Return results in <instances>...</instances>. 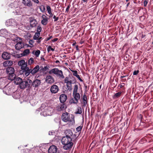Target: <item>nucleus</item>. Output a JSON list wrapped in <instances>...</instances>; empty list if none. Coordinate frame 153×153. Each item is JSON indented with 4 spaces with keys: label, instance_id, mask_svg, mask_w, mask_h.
<instances>
[{
    "label": "nucleus",
    "instance_id": "obj_41",
    "mask_svg": "<svg viewBox=\"0 0 153 153\" xmlns=\"http://www.w3.org/2000/svg\"><path fill=\"white\" fill-rule=\"evenodd\" d=\"M33 58L32 57L30 58L29 59L28 61V64L29 65H30L33 63Z\"/></svg>",
    "mask_w": 153,
    "mask_h": 153
},
{
    "label": "nucleus",
    "instance_id": "obj_31",
    "mask_svg": "<svg viewBox=\"0 0 153 153\" xmlns=\"http://www.w3.org/2000/svg\"><path fill=\"white\" fill-rule=\"evenodd\" d=\"M7 32L6 29H2L0 30V36H4L6 34Z\"/></svg>",
    "mask_w": 153,
    "mask_h": 153
},
{
    "label": "nucleus",
    "instance_id": "obj_21",
    "mask_svg": "<svg viewBox=\"0 0 153 153\" xmlns=\"http://www.w3.org/2000/svg\"><path fill=\"white\" fill-rule=\"evenodd\" d=\"M41 83V82L40 80L36 79L33 82H32V85L35 88L37 87L40 85Z\"/></svg>",
    "mask_w": 153,
    "mask_h": 153
},
{
    "label": "nucleus",
    "instance_id": "obj_6",
    "mask_svg": "<svg viewBox=\"0 0 153 153\" xmlns=\"http://www.w3.org/2000/svg\"><path fill=\"white\" fill-rule=\"evenodd\" d=\"M73 96L74 100L72 99V101L71 102V103L74 104H77L80 98V94L78 92L73 93Z\"/></svg>",
    "mask_w": 153,
    "mask_h": 153
},
{
    "label": "nucleus",
    "instance_id": "obj_62",
    "mask_svg": "<svg viewBox=\"0 0 153 153\" xmlns=\"http://www.w3.org/2000/svg\"><path fill=\"white\" fill-rule=\"evenodd\" d=\"M16 3V2H14L13 3H12V4H11V5L12 6H13V5H14V4H15Z\"/></svg>",
    "mask_w": 153,
    "mask_h": 153
},
{
    "label": "nucleus",
    "instance_id": "obj_50",
    "mask_svg": "<svg viewBox=\"0 0 153 153\" xmlns=\"http://www.w3.org/2000/svg\"><path fill=\"white\" fill-rule=\"evenodd\" d=\"M53 18L54 19V22L57 21L59 19V17H56L55 15L53 16Z\"/></svg>",
    "mask_w": 153,
    "mask_h": 153
},
{
    "label": "nucleus",
    "instance_id": "obj_23",
    "mask_svg": "<svg viewBox=\"0 0 153 153\" xmlns=\"http://www.w3.org/2000/svg\"><path fill=\"white\" fill-rule=\"evenodd\" d=\"M31 73L32 75H34L37 72L39 69V65H37L33 69H30Z\"/></svg>",
    "mask_w": 153,
    "mask_h": 153
},
{
    "label": "nucleus",
    "instance_id": "obj_9",
    "mask_svg": "<svg viewBox=\"0 0 153 153\" xmlns=\"http://www.w3.org/2000/svg\"><path fill=\"white\" fill-rule=\"evenodd\" d=\"M3 92L7 95H10L13 92V89L11 87L6 85L3 90Z\"/></svg>",
    "mask_w": 153,
    "mask_h": 153
},
{
    "label": "nucleus",
    "instance_id": "obj_53",
    "mask_svg": "<svg viewBox=\"0 0 153 153\" xmlns=\"http://www.w3.org/2000/svg\"><path fill=\"white\" fill-rule=\"evenodd\" d=\"M76 77L81 82H83V80L81 79L79 76L78 74V75L76 76Z\"/></svg>",
    "mask_w": 153,
    "mask_h": 153
},
{
    "label": "nucleus",
    "instance_id": "obj_29",
    "mask_svg": "<svg viewBox=\"0 0 153 153\" xmlns=\"http://www.w3.org/2000/svg\"><path fill=\"white\" fill-rule=\"evenodd\" d=\"M25 88L26 87L29 88L31 84H32V81L31 80L28 79L27 81H25Z\"/></svg>",
    "mask_w": 153,
    "mask_h": 153
},
{
    "label": "nucleus",
    "instance_id": "obj_19",
    "mask_svg": "<svg viewBox=\"0 0 153 153\" xmlns=\"http://www.w3.org/2000/svg\"><path fill=\"white\" fill-rule=\"evenodd\" d=\"M72 138L68 137H63L62 139V144H65L69 142L72 141Z\"/></svg>",
    "mask_w": 153,
    "mask_h": 153
},
{
    "label": "nucleus",
    "instance_id": "obj_12",
    "mask_svg": "<svg viewBox=\"0 0 153 153\" xmlns=\"http://www.w3.org/2000/svg\"><path fill=\"white\" fill-rule=\"evenodd\" d=\"M65 134L66 137H68L72 138V139H73L74 137L76 138V135L75 134H73V133L71 130L70 129L66 130L65 131Z\"/></svg>",
    "mask_w": 153,
    "mask_h": 153
},
{
    "label": "nucleus",
    "instance_id": "obj_39",
    "mask_svg": "<svg viewBox=\"0 0 153 153\" xmlns=\"http://www.w3.org/2000/svg\"><path fill=\"white\" fill-rule=\"evenodd\" d=\"M22 8H19L16 10V13L18 15H21L22 13Z\"/></svg>",
    "mask_w": 153,
    "mask_h": 153
},
{
    "label": "nucleus",
    "instance_id": "obj_16",
    "mask_svg": "<svg viewBox=\"0 0 153 153\" xmlns=\"http://www.w3.org/2000/svg\"><path fill=\"white\" fill-rule=\"evenodd\" d=\"M57 151L56 147L54 145H52L49 147L48 152L49 153H56Z\"/></svg>",
    "mask_w": 153,
    "mask_h": 153
},
{
    "label": "nucleus",
    "instance_id": "obj_37",
    "mask_svg": "<svg viewBox=\"0 0 153 153\" xmlns=\"http://www.w3.org/2000/svg\"><path fill=\"white\" fill-rule=\"evenodd\" d=\"M40 9L41 12L44 13L45 11V8L44 5H41L39 7Z\"/></svg>",
    "mask_w": 153,
    "mask_h": 153
},
{
    "label": "nucleus",
    "instance_id": "obj_45",
    "mask_svg": "<svg viewBox=\"0 0 153 153\" xmlns=\"http://www.w3.org/2000/svg\"><path fill=\"white\" fill-rule=\"evenodd\" d=\"M42 27L41 26H38L37 28V32L40 33L42 30Z\"/></svg>",
    "mask_w": 153,
    "mask_h": 153
},
{
    "label": "nucleus",
    "instance_id": "obj_15",
    "mask_svg": "<svg viewBox=\"0 0 153 153\" xmlns=\"http://www.w3.org/2000/svg\"><path fill=\"white\" fill-rule=\"evenodd\" d=\"M24 43L21 41H19L15 45V48L17 50H20L21 49L24 48Z\"/></svg>",
    "mask_w": 153,
    "mask_h": 153
},
{
    "label": "nucleus",
    "instance_id": "obj_34",
    "mask_svg": "<svg viewBox=\"0 0 153 153\" xmlns=\"http://www.w3.org/2000/svg\"><path fill=\"white\" fill-rule=\"evenodd\" d=\"M82 113V108L80 107H78L76 110V111L75 112L76 114H81Z\"/></svg>",
    "mask_w": 153,
    "mask_h": 153
},
{
    "label": "nucleus",
    "instance_id": "obj_4",
    "mask_svg": "<svg viewBox=\"0 0 153 153\" xmlns=\"http://www.w3.org/2000/svg\"><path fill=\"white\" fill-rule=\"evenodd\" d=\"M50 74H53L59 78L63 79L64 78L62 71L57 68H54L49 71Z\"/></svg>",
    "mask_w": 153,
    "mask_h": 153
},
{
    "label": "nucleus",
    "instance_id": "obj_14",
    "mask_svg": "<svg viewBox=\"0 0 153 153\" xmlns=\"http://www.w3.org/2000/svg\"><path fill=\"white\" fill-rule=\"evenodd\" d=\"M22 3L25 6L30 7L33 6V3L31 0H22Z\"/></svg>",
    "mask_w": 153,
    "mask_h": 153
},
{
    "label": "nucleus",
    "instance_id": "obj_64",
    "mask_svg": "<svg viewBox=\"0 0 153 153\" xmlns=\"http://www.w3.org/2000/svg\"><path fill=\"white\" fill-rule=\"evenodd\" d=\"M82 1L84 2H87V0H83Z\"/></svg>",
    "mask_w": 153,
    "mask_h": 153
},
{
    "label": "nucleus",
    "instance_id": "obj_59",
    "mask_svg": "<svg viewBox=\"0 0 153 153\" xmlns=\"http://www.w3.org/2000/svg\"><path fill=\"white\" fill-rule=\"evenodd\" d=\"M76 50H77L78 51H79V48H78V45L76 46Z\"/></svg>",
    "mask_w": 153,
    "mask_h": 153
},
{
    "label": "nucleus",
    "instance_id": "obj_42",
    "mask_svg": "<svg viewBox=\"0 0 153 153\" xmlns=\"http://www.w3.org/2000/svg\"><path fill=\"white\" fill-rule=\"evenodd\" d=\"M82 126H80L76 128V131L78 132L81 131L82 128Z\"/></svg>",
    "mask_w": 153,
    "mask_h": 153
},
{
    "label": "nucleus",
    "instance_id": "obj_11",
    "mask_svg": "<svg viewBox=\"0 0 153 153\" xmlns=\"http://www.w3.org/2000/svg\"><path fill=\"white\" fill-rule=\"evenodd\" d=\"M45 82L47 83L52 84L55 82L54 78L50 75H48L45 78Z\"/></svg>",
    "mask_w": 153,
    "mask_h": 153
},
{
    "label": "nucleus",
    "instance_id": "obj_30",
    "mask_svg": "<svg viewBox=\"0 0 153 153\" xmlns=\"http://www.w3.org/2000/svg\"><path fill=\"white\" fill-rule=\"evenodd\" d=\"M14 82L16 85H19L22 81V79L19 77L15 78Z\"/></svg>",
    "mask_w": 153,
    "mask_h": 153
},
{
    "label": "nucleus",
    "instance_id": "obj_24",
    "mask_svg": "<svg viewBox=\"0 0 153 153\" xmlns=\"http://www.w3.org/2000/svg\"><path fill=\"white\" fill-rule=\"evenodd\" d=\"M67 99V96L64 94H61L59 97L60 102L62 103H63L66 101Z\"/></svg>",
    "mask_w": 153,
    "mask_h": 153
},
{
    "label": "nucleus",
    "instance_id": "obj_17",
    "mask_svg": "<svg viewBox=\"0 0 153 153\" xmlns=\"http://www.w3.org/2000/svg\"><path fill=\"white\" fill-rule=\"evenodd\" d=\"M81 102L83 104L82 107H85L87 103V98L86 95L84 94L82 98V99L81 100Z\"/></svg>",
    "mask_w": 153,
    "mask_h": 153
},
{
    "label": "nucleus",
    "instance_id": "obj_26",
    "mask_svg": "<svg viewBox=\"0 0 153 153\" xmlns=\"http://www.w3.org/2000/svg\"><path fill=\"white\" fill-rule=\"evenodd\" d=\"M2 57L4 59H8L10 57V54L7 52H4L2 54Z\"/></svg>",
    "mask_w": 153,
    "mask_h": 153
},
{
    "label": "nucleus",
    "instance_id": "obj_20",
    "mask_svg": "<svg viewBox=\"0 0 153 153\" xmlns=\"http://www.w3.org/2000/svg\"><path fill=\"white\" fill-rule=\"evenodd\" d=\"M66 108V105L64 103L61 104L56 107V110L59 111L64 110Z\"/></svg>",
    "mask_w": 153,
    "mask_h": 153
},
{
    "label": "nucleus",
    "instance_id": "obj_25",
    "mask_svg": "<svg viewBox=\"0 0 153 153\" xmlns=\"http://www.w3.org/2000/svg\"><path fill=\"white\" fill-rule=\"evenodd\" d=\"M30 25L31 27H33L36 25L37 22L35 19L31 18L30 19Z\"/></svg>",
    "mask_w": 153,
    "mask_h": 153
},
{
    "label": "nucleus",
    "instance_id": "obj_22",
    "mask_svg": "<svg viewBox=\"0 0 153 153\" xmlns=\"http://www.w3.org/2000/svg\"><path fill=\"white\" fill-rule=\"evenodd\" d=\"M42 19L41 22V23L43 25H46L48 22V18L45 15H43L42 16Z\"/></svg>",
    "mask_w": 153,
    "mask_h": 153
},
{
    "label": "nucleus",
    "instance_id": "obj_1",
    "mask_svg": "<svg viewBox=\"0 0 153 153\" xmlns=\"http://www.w3.org/2000/svg\"><path fill=\"white\" fill-rule=\"evenodd\" d=\"M61 118L62 120L65 122H68L72 125L75 123L74 115L67 112L62 114Z\"/></svg>",
    "mask_w": 153,
    "mask_h": 153
},
{
    "label": "nucleus",
    "instance_id": "obj_38",
    "mask_svg": "<svg viewBox=\"0 0 153 153\" xmlns=\"http://www.w3.org/2000/svg\"><path fill=\"white\" fill-rule=\"evenodd\" d=\"M78 89V86L77 85H74L73 89V93L77 92Z\"/></svg>",
    "mask_w": 153,
    "mask_h": 153
},
{
    "label": "nucleus",
    "instance_id": "obj_2",
    "mask_svg": "<svg viewBox=\"0 0 153 153\" xmlns=\"http://www.w3.org/2000/svg\"><path fill=\"white\" fill-rule=\"evenodd\" d=\"M48 107L46 106L45 104H42L41 107L37 110L36 111H40L41 110L42 111L40 113L41 115L44 117L46 116L50 115V112L48 110Z\"/></svg>",
    "mask_w": 153,
    "mask_h": 153
},
{
    "label": "nucleus",
    "instance_id": "obj_49",
    "mask_svg": "<svg viewBox=\"0 0 153 153\" xmlns=\"http://www.w3.org/2000/svg\"><path fill=\"white\" fill-rule=\"evenodd\" d=\"M42 39V37H39L37 39H36V40H37V42L38 43H39Z\"/></svg>",
    "mask_w": 153,
    "mask_h": 153
},
{
    "label": "nucleus",
    "instance_id": "obj_33",
    "mask_svg": "<svg viewBox=\"0 0 153 153\" xmlns=\"http://www.w3.org/2000/svg\"><path fill=\"white\" fill-rule=\"evenodd\" d=\"M121 92H119L115 94L113 96V97L114 99H117L118 98L121 96Z\"/></svg>",
    "mask_w": 153,
    "mask_h": 153
},
{
    "label": "nucleus",
    "instance_id": "obj_56",
    "mask_svg": "<svg viewBox=\"0 0 153 153\" xmlns=\"http://www.w3.org/2000/svg\"><path fill=\"white\" fill-rule=\"evenodd\" d=\"M58 39L57 38H55L52 40V41L53 42H55Z\"/></svg>",
    "mask_w": 153,
    "mask_h": 153
},
{
    "label": "nucleus",
    "instance_id": "obj_18",
    "mask_svg": "<svg viewBox=\"0 0 153 153\" xmlns=\"http://www.w3.org/2000/svg\"><path fill=\"white\" fill-rule=\"evenodd\" d=\"M6 79L4 78L0 79V88L4 89L6 86L5 81Z\"/></svg>",
    "mask_w": 153,
    "mask_h": 153
},
{
    "label": "nucleus",
    "instance_id": "obj_46",
    "mask_svg": "<svg viewBox=\"0 0 153 153\" xmlns=\"http://www.w3.org/2000/svg\"><path fill=\"white\" fill-rule=\"evenodd\" d=\"M47 10L48 11V13H50L51 11V8L48 5H47L46 6Z\"/></svg>",
    "mask_w": 153,
    "mask_h": 153
},
{
    "label": "nucleus",
    "instance_id": "obj_32",
    "mask_svg": "<svg viewBox=\"0 0 153 153\" xmlns=\"http://www.w3.org/2000/svg\"><path fill=\"white\" fill-rule=\"evenodd\" d=\"M13 97L15 99H18L20 97V94L19 92H15L13 94Z\"/></svg>",
    "mask_w": 153,
    "mask_h": 153
},
{
    "label": "nucleus",
    "instance_id": "obj_60",
    "mask_svg": "<svg viewBox=\"0 0 153 153\" xmlns=\"http://www.w3.org/2000/svg\"><path fill=\"white\" fill-rule=\"evenodd\" d=\"M41 60H42V61H43L45 60V59L43 57H41Z\"/></svg>",
    "mask_w": 153,
    "mask_h": 153
},
{
    "label": "nucleus",
    "instance_id": "obj_44",
    "mask_svg": "<svg viewBox=\"0 0 153 153\" xmlns=\"http://www.w3.org/2000/svg\"><path fill=\"white\" fill-rule=\"evenodd\" d=\"M40 53V51L39 50H37L36 51L35 53V55L36 57H38L39 56V55Z\"/></svg>",
    "mask_w": 153,
    "mask_h": 153
},
{
    "label": "nucleus",
    "instance_id": "obj_5",
    "mask_svg": "<svg viewBox=\"0 0 153 153\" xmlns=\"http://www.w3.org/2000/svg\"><path fill=\"white\" fill-rule=\"evenodd\" d=\"M18 65L21 66V68L22 71L23 70L27 69V68L29 67H27V63L25 62L24 60H21L18 62Z\"/></svg>",
    "mask_w": 153,
    "mask_h": 153
},
{
    "label": "nucleus",
    "instance_id": "obj_57",
    "mask_svg": "<svg viewBox=\"0 0 153 153\" xmlns=\"http://www.w3.org/2000/svg\"><path fill=\"white\" fill-rule=\"evenodd\" d=\"M52 38V36H50V37H47L46 38V41H48V40H50Z\"/></svg>",
    "mask_w": 153,
    "mask_h": 153
},
{
    "label": "nucleus",
    "instance_id": "obj_10",
    "mask_svg": "<svg viewBox=\"0 0 153 153\" xmlns=\"http://www.w3.org/2000/svg\"><path fill=\"white\" fill-rule=\"evenodd\" d=\"M62 144L63 145V147L64 149L68 150L72 148L73 145V143L72 141H70Z\"/></svg>",
    "mask_w": 153,
    "mask_h": 153
},
{
    "label": "nucleus",
    "instance_id": "obj_43",
    "mask_svg": "<svg viewBox=\"0 0 153 153\" xmlns=\"http://www.w3.org/2000/svg\"><path fill=\"white\" fill-rule=\"evenodd\" d=\"M47 50L48 52H49L50 51H54V49L52 48L51 46H49L47 48Z\"/></svg>",
    "mask_w": 153,
    "mask_h": 153
},
{
    "label": "nucleus",
    "instance_id": "obj_13",
    "mask_svg": "<svg viewBox=\"0 0 153 153\" xmlns=\"http://www.w3.org/2000/svg\"><path fill=\"white\" fill-rule=\"evenodd\" d=\"M59 90L58 86L53 85L51 86L50 88V91L52 93L56 94L57 93Z\"/></svg>",
    "mask_w": 153,
    "mask_h": 153
},
{
    "label": "nucleus",
    "instance_id": "obj_48",
    "mask_svg": "<svg viewBox=\"0 0 153 153\" xmlns=\"http://www.w3.org/2000/svg\"><path fill=\"white\" fill-rule=\"evenodd\" d=\"M72 73H73V75L75 76L78 75L77 72L76 71H71Z\"/></svg>",
    "mask_w": 153,
    "mask_h": 153
},
{
    "label": "nucleus",
    "instance_id": "obj_47",
    "mask_svg": "<svg viewBox=\"0 0 153 153\" xmlns=\"http://www.w3.org/2000/svg\"><path fill=\"white\" fill-rule=\"evenodd\" d=\"M68 90L71 91L72 89V85L69 84H66Z\"/></svg>",
    "mask_w": 153,
    "mask_h": 153
},
{
    "label": "nucleus",
    "instance_id": "obj_8",
    "mask_svg": "<svg viewBox=\"0 0 153 153\" xmlns=\"http://www.w3.org/2000/svg\"><path fill=\"white\" fill-rule=\"evenodd\" d=\"M6 25L8 26H16L18 24L16 21L13 19H11L7 20L6 22Z\"/></svg>",
    "mask_w": 153,
    "mask_h": 153
},
{
    "label": "nucleus",
    "instance_id": "obj_28",
    "mask_svg": "<svg viewBox=\"0 0 153 153\" xmlns=\"http://www.w3.org/2000/svg\"><path fill=\"white\" fill-rule=\"evenodd\" d=\"M22 72L23 73H25L24 75L25 76H28L31 73L30 71L29 68H27V69H25L23 70L22 71Z\"/></svg>",
    "mask_w": 153,
    "mask_h": 153
},
{
    "label": "nucleus",
    "instance_id": "obj_36",
    "mask_svg": "<svg viewBox=\"0 0 153 153\" xmlns=\"http://www.w3.org/2000/svg\"><path fill=\"white\" fill-rule=\"evenodd\" d=\"M40 35V33L36 32L35 33V35L33 36V39L34 40L37 39L39 37Z\"/></svg>",
    "mask_w": 153,
    "mask_h": 153
},
{
    "label": "nucleus",
    "instance_id": "obj_54",
    "mask_svg": "<svg viewBox=\"0 0 153 153\" xmlns=\"http://www.w3.org/2000/svg\"><path fill=\"white\" fill-rule=\"evenodd\" d=\"M70 8V6L68 5L66 9V11L68 12L69 11V9Z\"/></svg>",
    "mask_w": 153,
    "mask_h": 153
},
{
    "label": "nucleus",
    "instance_id": "obj_3",
    "mask_svg": "<svg viewBox=\"0 0 153 153\" xmlns=\"http://www.w3.org/2000/svg\"><path fill=\"white\" fill-rule=\"evenodd\" d=\"M6 72L8 75V79L11 81L14 79L16 75L14 74L15 69L13 68L10 67L6 69Z\"/></svg>",
    "mask_w": 153,
    "mask_h": 153
},
{
    "label": "nucleus",
    "instance_id": "obj_55",
    "mask_svg": "<svg viewBox=\"0 0 153 153\" xmlns=\"http://www.w3.org/2000/svg\"><path fill=\"white\" fill-rule=\"evenodd\" d=\"M125 85V83H122L121 85H120L119 86L120 88H122V87L124 86Z\"/></svg>",
    "mask_w": 153,
    "mask_h": 153
},
{
    "label": "nucleus",
    "instance_id": "obj_61",
    "mask_svg": "<svg viewBox=\"0 0 153 153\" xmlns=\"http://www.w3.org/2000/svg\"><path fill=\"white\" fill-rule=\"evenodd\" d=\"M126 76H120V78H124V77H126Z\"/></svg>",
    "mask_w": 153,
    "mask_h": 153
},
{
    "label": "nucleus",
    "instance_id": "obj_63",
    "mask_svg": "<svg viewBox=\"0 0 153 153\" xmlns=\"http://www.w3.org/2000/svg\"><path fill=\"white\" fill-rule=\"evenodd\" d=\"M59 62V61L58 60H57L55 62L56 63H58V62Z\"/></svg>",
    "mask_w": 153,
    "mask_h": 153
},
{
    "label": "nucleus",
    "instance_id": "obj_27",
    "mask_svg": "<svg viewBox=\"0 0 153 153\" xmlns=\"http://www.w3.org/2000/svg\"><path fill=\"white\" fill-rule=\"evenodd\" d=\"M13 64V61L11 60H7L3 63V66L6 67L11 66Z\"/></svg>",
    "mask_w": 153,
    "mask_h": 153
},
{
    "label": "nucleus",
    "instance_id": "obj_40",
    "mask_svg": "<svg viewBox=\"0 0 153 153\" xmlns=\"http://www.w3.org/2000/svg\"><path fill=\"white\" fill-rule=\"evenodd\" d=\"M30 50L29 49H26L23 52V55L25 56L29 53Z\"/></svg>",
    "mask_w": 153,
    "mask_h": 153
},
{
    "label": "nucleus",
    "instance_id": "obj_51",
    "mask_svg": "<svg viewBox=\"0 0 153 153\" xmlns=\"http://www.w3.org/2000/svg\"><path fill=\"white\" fill-rule=\"evenodd\" d=\"M148 0H145L144 1V6L146 7L148 4Z\"/></svg>",
    "mask_w": 153,
    "mask_h": 153
},
{
    "label": "nucleus",
    "instance_id": "obj_7",
    "mask_svg": "<svg viewBox=\"0 0 153 153\" xmlns=\"http://www.w3.org/2000/svg\"><path fill=\"white\" fill-rule=\"evenodd\" d=\"M72 80H70L69 77H66L65 79L64 82L66 84H69L71 85L72 84H75L76 83V81L74 77L72 76V78H71Z\"/></svg>",
    "mask_w": 153,
    "mask_h": 153
},
{
    "label": "nucleus",
    "instance_id": "obj_35",
    "mask_svg": "<svg viewBox=\"0 0 153 153\" xmlns=\"http://www.w3.org/2000/svg\"><path fill=\"white\" fill-rule=\"evenodd\" d=\"M25 81H22L19 84L20 87L21 89H24L25 88Z\"/></svg>",
    "mask_w": 153,
    "mask_h": 153
},
{
    "label": "nucleus",
    "instance_id": "obj_52",
    "mask_svg": "<svg viewBox=\"0 0 153 153\" xmlns=\"http://www.w3.org/2000/svg\"><path fill=\"white\" fill-rule=\"evenodd\" d=\"M139 71L138 70L137 71H134L133 73V75H137L139 73Z\"/></svg>",
    "mask_w": 153,
    "mask_h": 153
},
{
    "label": "nucleus",
    "instance_id": "obj_58",
    "mask_svg": "<svg viewBox=\"0 0 153 153\" xmlns=\"http://www.w3.org/2000/svg\"><path fill=\"white\" fill-rule=\"evenodd\" d=\"M48 13L50 15L49 17L50 18L51 17L53 16V14L51 12L50 13Z\"/></svg>",
    "mask_w": 153,
    "mask_h": 153
}]
</instances>
